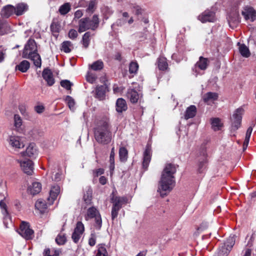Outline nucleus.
I'll return each instance as SVG.
<instances>
[{"mask_svg": "<svg viewBox=\"0 0 256 256\" xmlns=\"http://www.w3.org/2000/svg\"><path fill=\"white\" fill-rule=\"evenodd\" d=\"M90 36L91 33L90 32H86L82 36L81 42L85 48H88L90 44Z\"/></svg>", "mask_w": 256, "mask_h": 256, "instance_id": "obj_40", "label": "nucleus"}, {"mask_svg": "<svg viewBox=\"0 0 256 256\" xmlns=\"http://www.w3.org/2000/svg\"><path fill=\"white\" fill-rule=\"evenodd\" d=\"M108 90V86L106 84L97 86L95 88L94 97L100 100H102L105 99Z\"/></svg>", "mask_w": 256, "mask_h": 256, "instance_id": "obj_16", "label": "nucleus"}, {"mask_svg": "<svg viewBox=\"0 0 256 256\" xmlns=\"http://www.w3.org/2000/svg\"><path fill=\"white\" fill-rule=\"evenodd\" d=\"M114 168H115L114 162H110L109 168H110V172L111 175L113 174V172H114Z\"/></svg>", "mask_w": 256, "mask_h": 256, "instance_id": "obj_61", "label": "nucleus"}, {"mask_svg": "<svg viewBox=\"0 0 256 256\" xmlns=\"http://www.w3.org/2000/svg\"><path fill=\"white\" fill-rule=\"evenodd\" d=\"M71 10V6L70 3L66 2L62 5L59 9L58 12L61 15H66Z\"/></svg>", "mask_w": 256, "mask_h": 256, "instance_id": "obj_41", "label": "nucleus"}, {"mask_svg": "<svg viewBox=\"0 0 256 256\" xmlns=\"http://www.w3.org/2000/svg\"><path fill=\"white\" fill-rule=\"evenodd\" d=\"M138 64L136 62H132L129 64V72L133 76L136 74L138 69Z\"/></svg>", "mask_w": 256, "mask_h": 256, "instance_id": "obj_45", "label": "nucleus"}, {"mask_svg": "<svg viewBox=\"0 0 256 256\" xmlns=\"http://www.w3.org/2000/svg\"><path fill=\"white\" fill-rule=\"evenodd\" d=\"M6 200V197L4 196L2 200L0 201V208L1 209L2 213L4 216V224L6 228H8V222L12 223L11 218L8 210V207L4 200Z\"/></svg>", "mask_w": 256, "mask_h": 256, "instance_id": "obj_10", "label": "nucleus"}, {"mask_svg": "<svg viewBox=\"0 0 256 256\" xmlns=\"http://www.w3.org/2000/svg\"><path fill=\"white\" fill-rule=\"evenodd\" d=\"M22 56L24 58L30 59L33 61L34 65L37 68H40L42 60L38 53V47L34 40L30 39L24 46Z\"/></svg>", "mask_w": 256, "mask_h": 256, "instance_id": "obj_3", "label": "nucleus"}, {"mask_svg": "<svg viewBox=\"0 0 256 256\" xmlns=\"http://www.w3.org/2000/svg\"><path fill=\"white\" fill-rule=\"evenodd\" d=\"M236 241V236L230 235L226 242L222 244L218 250V256H227L232 248L234 246Z\"/></svg>", "mask_w": 256, "mask_h": 256, "instance_id": "obj_6", "label": "nucleus"}, {"mask_svg": "<svg viewBox=\"0 0 256 256\" xmlns=\"http://www.w3.org/2000/svg\"><path fill=\"white\" fill-rule=\"evenodd\" d=\"M196 114V108L194 105H191L188 107L186 110L184 114V118L186 120L193 118Z\"/></svg>", "mask_w": 256, "mask_h": 256, "instance_id": "obj_26", "label": "nucleus"}, {"mask_svg": "<svg viewBox=\"0 0 256 256\" xmlns=\"http://www.w3.org/2000/svg\"><path fill=\"white\" fill-rule=\"evenodd\" d=\"M176 172V166L172 164H167L162 172L159 182L158 192L162 197L170 193L175 186L176 180L174 176Z\"/></svg>", "mask_w": 256, "mask_h": 256, "instance_id": "obj_1", "label": "nucleus"}, {"mask_svg": "<svg viewBox=\"0 0 256 256\" xmlns=\"http://www.w3.org/2000/svg\"><path fill=\"white\" fill-rule=\"evenodd\" d=\"M198 19L202 22H214L216 20L215 13L213 11L206 10L198 16Z\"/></svg>", "mask_w": 256, "mask_h": 256, "instance_id": "obj_13", "label": "nucleus"}, {"mask_svg": "<svg viewBox=\"0 0 256 256\" xmlns=\"http://www.w3.org/2000/svg\"><path fill=\"white\" fill-rule=\"evenodd\" d=\"M128 152L124 147H121L119 150L120 160L121 162H126L128 158Z\"/></svg>", "mask_w": 256, "mask_h": 256, "instance_id": "obj_43", "label": "nucleus"}, {"mask_svg": "<svg viewBox=\"0 0 256 256\" xmlns=\"http://www.w3.org/2000/svg\"><path fill=\"white\" fill-rule=\"evenodd\" d=\"M83 15V12L82 10H77L74 14V20L78 19L80 18Z\"/></svg>", "mask_w": 256, "mask_h": 256, "instance_id": "obj_57", "label": "nucleus"}, {"mask_svg": "<svg viewBox=\"0 0 256 256\" xmlns=\"http://www.w3.org/2000/svg\"><path fill=\"white\" fill-rule=\"evenodd\" d=\"M204 156V159L202 162H200V170L202 169V168L204 164L206 162V155L205 154V152L203 153Z\"/></svg>", "mask_w": 256, "mask_h": 256, "instance_id": "obj_60", "label": "nucleus"}, {"mask_svg": "<svg viewBox=\"0 0 256 256\" xmlns=\"http://www.w3.org/2000/svg\"><path fill=\"white\" fill-rule=\"evenodd\" d=\"M42 76L48 86H52L54 84L55 80L54 78L53 74L48 68H46L43 70Z\"/></svg>", "mask_w": 256, "mask_h": 256, "instance_id": "obj_18", "label": "nucleus"}, {"mask_svg": "<svg viewBox=\"0 0 256 256\" xmlns=\"http://www.w3.org/2000/svg\"><path fill=\"white\" fill-rule=\"evenodd\" d=\"M60 192V188L58 186L56 185L53 186L50 192V198L54 200L57 198Z\"/></svg>", "mask_w": 256, "mask_h": 256, "instance_id": "obj_38", "label": "nucleus"}, {"mask_svg": "<svg viewBox=\"0 0 256 256\" xmlns=\"http://www.w3.org/2000/svg\"><path fill=\"white\" fill-rule=\"evenodd\" d=\"M244 112V109L242 108H239L234 112L231 118L230 132L232 134L236 132L240 128Z\"/></svg>", "mask_w": 256, "mask_h": 256, "instance_id": "obj_5", "label": "nucleus"}, {"mask_svg": "<svg viewBox=\"0 0 256 256\" xmlns=\"http://www.w3.org/2000/svg\"><path fill=\"white\" fill-rule=\"evenodd\" d=\"M88 66L89 68L94 71L100 70L104 68V63L102 60H98L92 64H89Z\"/></svg>", "mask_w": 256, "mask_h": 256, "instance_id": "obj_39", "label": "nucleus"}, {"mask_svg": "<svg viewBox=\"0 0 256 256\" xmlns=\"http://www.w3.org/2000/svg\"><path fill=\"white\" fill-rule=\"evenodd\" d=\"M44 106H37L34 107V110L38 114H41L44 110Z\"/></svg>", "mask_w": 256, "mask_h": 256, "instance_id": "obj_58", "label": "nucleus"}, {"mask_svg": "<svg viewBox=\"0 0 256 256\" xmlns=\"http://www.w3.org/2000/svg\"><path fill=\"white\" fill-rule=\"evenodd\" d=\"M66 241V238L64 234H58L56 238V242L58 245H62L65 244Z\"/></svg>", "mask_w": 256, "mask_h": 256, "instance_id": "obj_48", "label": "nucleus"}, {"mask_svg": "<svg viewBox=\"0 0 256 256\" xmlns=\"http://www.w3.org/2000/svg\"><path fill=\"white\" fill-rule=\"evenodd\" d=\"M96 2L95 0H91L89 2L88 8L86 9V12L88 14H92L96 8Z\"/></svg>", "mask_w": 256, "mask_h": 256, "instance_id": "obj_46", "label": "nucleus"}, {"mask_svg": "<svg viewBox=\"0 0 256 256\" xmlns=\"http://www.w3.org/2000/svg\"><path fill=\"white\" fill-rule=\"evenodd\" d=\"M99 182L102 185H104L106 184L107 179L104 176H101L99 178Z\"/></svg>", "mask_w": 256, "mask_h": 256, "instance_id": "obj_62", "label": "nucleus"}, {"mask_svg": "<svg viewBox=\"0 0 256 256\" xmlns=\"http://www.w3.org/2000/svg\"><path fill=\"white\" fill-rule=\"evenodd\" d=\"M61 253L60 249L46 248L43 252V256H58Z\"/></svg>", "mask_w": 256, "mask_h": 256, "instance_id": "obj_33", "label": "nucleus"}, {"mask_svg": "<svg viewBox=\"0 0 256 256\" xmlns=\"http://www.w3.org/2000/svg\"><path fill=\"white\" fill-rule=\"evenodd\" d=\"M50 30L52 32L58 33L60 30L59 24L55 22H52L50 25Z\"/></svg>", "mask_w": 256, "mask_h": 256, "instance_id": "obj_55", "label": "nucleus"}, {"mask_svg": "<svg viewBox=\"0 0 256 256\" xmlns=\"http://www.w3.org/2000/svg\"><path fill=\"white\" fill-rule=\"evenodd\" d=\"M35 207L36 209L40 210L41 213H42L47 208V205L44 200L40 199L36 202L35 204Z\"/></svg>", "mask_w": 256, "mask_h": 256, "instance_id": "obj_37", "label": "nucleus"}, {"mask_svg": "<svg viewBox=\"0 0 256 256\" xmlns=\"http://www.w3.org/2000/svg\"><path fill=\"white\" fill-rule=\"evenodd\" d=\"M158 66L160 70H164L167 69L168 67V64L166 62V58L164 57H160L158 59Z\"/></svg>", "mask_w": 256, "mask_h": 256, "instance_id": "obj_35", "label": "nucleus"}, {"mask_svg": "<svg viewBox=\"0 0 256 256\" xmlns=\"http://www.w3.org/2000/svg\"><path fill=\"white\" fill-rule=\"evenodd\" d=\"M8 143L12 148H20L24 146V143L21 141L20 137L16 136H10L8 139Z\"/></svg>", "mask_w": 256, "mask_h": 256, "instance_id": "obj_19", "label": "nucleus"}, {"mask_svg": "<svg viewBox=\"0 0 256 256\" xmlns=\"http://www.w3.org/2000/svg\"><path fill=\"white\" fill-rule=\"evenodd\" d=\"M14 6L12 5H7L4 6L1 10V15L2 17L8 18L13 14H15Z\"/></svg>", "mask_w": 256, "mask_h": 256, "instance_id": "obj_23", "label": "nucleus"}, {"mask_svg": "<svg viewBox=\"0 0 256 256\" xmlns=\"http://www.w3.org/2000/svg\"><path fill=\"white\" fill-rule=\"evenodd\" d=\"M94 136L98 144H107L110 142L112 132L108 120L106 117L97 119L94 128Z\"/></svg>", "mask_w": 256, "mask_h": 256, "instance_id": "obj_2", "label": "nucleus"}, {"mask_svg": "<svg viewBox=\"0 0 256 256\" xmlns=\"http://www.w3.org/2000/svg\"><path fill=\"white\" fill-rule=\"evenodd\" d=\"M18 234L26 240H30L34 237V230L30 228L28 222H22L20 226Z\"/></svg>", "mask_w": 256, "mask_h": 256, "instance_id": "obj_9", "label": "nucleus"}, {"mask_svg": "<svg viewBox=\"0 0 256 256\" xmlns=\"http://www.w3.org/2000/svg\"><path fill=\"white\" fill-rule=\"evenodd\" d=\"M104 168H99L98 169H96L92 170V174L94 178H97L99 176H101L104 174Z\"/></svg>", "mask_w": 256, "mask_h": 256, "instance_id": "obj_53", "label": "nucleus"}, {"mask_svg": "<svg viewBox=\"0 0 256 256\" xmlns=\"http://www.w3.org/2000/svg\"><path fill=\"white\" fill-rule=\"evenodd\" d=\"M151 160V149L147 146L143 155L142 168L146 170Z\"/></svg>", "mask_w": 256, "mask_h": 256, "instance_id": "obj_20", "label": "nucleus"}, {"mask_svg": "<svg viewBox=\"0 0 256 256\" xmlns=\"http://www.w3.org/2000/svg\"><path fill=\"white\" fill-rule=\"evenodd\" d=\"M6 52L4 50H0V63L2 62L4 59Z\"/></svg>", "mask_w": 256, "mask_h": 256, "instance_id": "obj_63", "label": "nucleus"}, {"mask_svg": "<svg viewBox=\"0 0 256 256\" xmlns=\"http://www.w3.org/2000/svg\"><path fill=\"white\" fill-rule=\"evenodd\" d=\"M15 8V14L16 16L22 15L25 12L28 10V5L24 3H20L14 6Z\"/></svg>", "mask_w": 256, "mask_h": 256, "instance_id": "obj_30", "label": "nucleus"}, {"mask_svg": "<svg viewBox=\"0 0 256 256\" xmlns=\"http://www.w3.org/2000/svg\"><path fill=\"white\" fill-rule=\"evenodd\" d=\"M84 218L86 221L94 219V226L96 230H100L102 226V219L101 215L98 208L92 206L86 210L84 215Z\"/></svg>", "mask_w": 256, "mask_h": 256, "instance_id": "obj_4", "label": "nucleus"}, {"mask_svg": "<svg viewBox=\"0 0 256 256\" xmlns=\"http://www.w3.org/2000/svg\"><path fill=\"white\" fill-rule=\"evenodd\" d=\"M92 190L90 186H86L84 192L82 200L86 205H90L92 203Z\"/></svg>", "mask_w": 256, "mask_h": 256, "instance_id": "obj_21", "label": "nucleus"}, {"mask_svg": "<svg viewBox=\"0 0 256 256\" xmlns=\"http://www.w3.org/2000/svg\"><path fill=\"white\" fill-rule=\"evenodd\" d=\"M114 148L113 147L110 152V162H114Z\"/></svg>", "mask_w": 256, "mask_h": 256, "instance_id": "obj_59", "label": "nucleus"}, {"mask_svg": "<svg viewBox=\"0 0 256 256\" xmlns=\"http://www.w3.org/2000/svg\"><path fill=\"white\" fill-rule=\"evenodd\" d=\"M218 94L216 92H208L203 96L204 101L208 104L217 100Z\"/></svg>", "mask_w": 256, "mask_h": 256, "instance_id": "obj_29", "label": "nucleus"}, {"mask_svg": "<svg viewBox=\"0 0 256 256\" xmlns=\"http://www.w3.org/2000/svg\"><path fill=\"white\" fill-rule=\"evenodd\" d=\"M22 125V120L18 114H14V126L16 131L20 130L21 126Z\"/></svg>", "mask_w": 256, "mask_h": 256, "instance_id": "obj_44", "label": "nucleus"}, {"mask_svg": "<svg viewBox=\"0 0 256 256\" xmlns=\"http://www.w3.org/2000/svg\"><path fill=\"white\" fill-rule=\"evenodd\" d=\"M30 66V62L26 60H24L16 66V69L22 72H26L29 69Z\"/></svg>", "mask_w": 256, "mask_h": 256, "instance_id": "obj_32", "label": "nucleus"}, {"mask_svg": "<svg viewBox=\"0 0 256 256\" xmlns=\"http://www.w3.org/2000/svg\"><path fill=\"white\" fill-rule=\"evenodd\" d=\"M210 120L212 128L214 131L219 130L222 126L220 119L218 118H212Z\"/></svg>", "mask_w": 256, "mask_h": 256, "instance_id": "obj_42", "label": "nucleus"}, {"mask_svg": "<svg viewBox=\"0 0 256 256\" xmlns=\"http://www.w3.org/2000/svg\"><path fill=\"white\" fill-rule=\"evenodd\" d=\"M22 156H28V157L34 158L38 154V150L36 145L34 143H30L26 148L25 152L20 153Z\"/></svg>", "mask_w": 256, "mask_h": 256, "instance_id": "obj_17", "label": "nucleus"}, {"mask_svg": "<svg viewBox=\"0 0 256 256\" xmlns=\"http://www.w3.org/2000/svg\"><path fill=\"white\" fill-rule=\"evenodd\" d=\"M94 254V256H108L106 245L104 244H98L96 246Z\"/></svg>", "mask_w": 256, "mask_h": 256, "instance_id": "obj_28", "label": "nucleus"}, {"mask_svg": "<svg viewBox=\"0 0 256 256\" xmlns=\"http://www.w3.org/2000/svg\"><path fill=\"white\" fill-rule=\"evenodd\" d=\"M242 14L246 20L254 22L256 19V12L252 7L245 6Z\"/></svg>", "mask_w": 256, "mask_h": 256, "instance_id": "obj_14", "label": "nucleus"}, {"mask_svg": "<svg viewBox=\"0 0 256 256\" xmlns=\"http://www.w3.org/2000/svg\"><path fill=\"white\" fill-rule=\"evenodd\" d=\"M78 36L77 31L74 29H70L68 33V36L71 40H75Z\"/></svg>", "mask_w": 256, "mask_h": 256, "instance_id": "obj_52", "label": "nucleus"}, {"mask_svg": "<svg viewBox=\"0 0 256 256\" xmlns=\"http://www.w3.org/2000/svg\"><path fill=\"white\" fill-rule=\"evenodd\" d=\"M20 164V168L22 171L28 175H31L33 173V162L30 160H17Z\"/></svg>", "mask_w": 256, "mask_h": 256, "instance_id": "obj_12", "label": "nucleus"}, {"mask_svg": "<svg viewBox=\"0 0 256 256\" xmlns=\"http://www.w3.org/2000/svg\"><path fill=\"white\" fill-rule=\"evenodd\" d=\"M42 190V185L38 182H34L32 185L28 188V191L32 194L35 195L38 194Z\"/></svg>", "mask_w": 256, "mask_h": 256, "instance_id": "obj_31", "label": "nucleus"}, {"mask_svg": "<svg viewBox=\"0 0 256 256\" xmlns=\"http://www.w3.org/2000/svg\"><path fill=\"white\" fill-rule=\"evenodd\" d=\"M131 8L133 9V12L135 14L139 15L142 14V8L136 4H132Z\"/></svg>", "mask_w": 256, "mask_h": 256, "instance_id": "obj_51", "label": "nucleus"}, {"mask_svg": "<svg viewBox=\"0 0 256 256\" xmlns=\"http://www.w3.org/2000/svg\"><path fill=\"white\" fill-rule=\"evenodd\" d=\"M127 105L126 100L122 98H119L116 102V110L118 113H122L127 110Z\"/></svg>", "mask_w": 256, "mask_h": 256, "instance_id": "obj_25", "label": "nucleus"}, {"mask_svg": "<svg viewBox=\"0 0 256 256\" xmlns=\"http://www.w3.org/2000/svg\"><path fill=\"white\" fill-rule=\"evenodd\" d=\"M112 208L111 216L112 220L117 218L118 212L122 208L124 204L126 202V198L124 197L116 196L112 198Z\"/></svg>", "mask_w": 256, "mask_h": 256, "instance_id": "obj_7", "label": "nucleus"}, {"mask_svg": "<svg viewBox=\"0 0 256 256\" xmlns=\"http://www.w3.org/2000/svg\"><path fill=\"white\" fill-rule=\"evenodd\" d=\"M252 131V128L250 126L249 127L246 131V137H245V145L248 144L250 139L251 136V134Z\"/></svg>", "mask_w": 256, "mask_h": 256, "instance_id": "obj_50", "label": "nucleus"}, {"mask_svg": "<svg viewBox=\"0 0 256 256\" xmlns=\"http://www.w3.org/2000/svg\"><path fill=\"white\" fill-rule=\"evenodd\" d=\"M238 44H239V52L240 54L244 58L249 57L250 53L248 48L244 44H240L239 42Z\"/></svg>", "mask_w": 256, "mask_h": 256, "instance_id": "obj_36", "label": "nucleus"}, {"mask_svg": "<svg viewBox=\"0 0 256 256\" xmlns=\"http://www.w3.org/2000/svg\"><path fill=\"white\" fill-rule=\"evenodd\" d=\"M127 96L132 103L135 104L138 102L140 98V95L134 89H128L127 92Z\"/></svg>", "mask_w": 256, "mask_h": 256, "instance_id": "obj_22", "label": "nucleus"}, {"mask_svg": "<svg viewBox=\"0 0 256 256\" xmlns=\"http://www.w3.org/2000/svg\"><path fill=\"white\" fill-rule=\"evenodd\" d=\"M65 100L69 108L74 110V109L75 102L74 98L69 96H67L65 98Z\"/></svg>", "mask_w": 256, "mask_h": 256, "instance_id": "obj_47", "label": "nucleus"}, {"mask_svg": "<svg viewBox=\"0 0 256 256\" xmlns=\"http://www.w3.org/2000/svg\"><path fill=\"white\" fill-rule=\"evenodd\" d=\"M96 236L95 233H92L90 234V237L88 240V244L91 246H94L96 243Z\"/></svg>", "mask_w": 256, "mask_h": 256, "instance_id": "obj_54", "label": "nucleus"}, {"mask_svg": "<svg viewBox=\"0 0 256 256\" xmlns=\"http://www.w3.org/2000/svg\"><path fill=\"white\" fill-rule=\"evenodd\" d=\"M84 231V224L81 222H78L72 236V238L74 243L76 244L79 242Z\"/></svg>", "mask_w": 256, "mask_h": 256, "instance_id": "obj_11", "label": "nucleus"}, {"mask_svg": "<svg viewBox=\"0 0 256 256\" xmlns=\"http://www.w3.org/2000/svg\"><path fill=\"white\" fill-rule=\"evenodd\" d=\"M88 24L90 30H96L98 28L100 24L98 16L97 14H94L92 19L88 18Z\"/></svg>", "mask_w": 256, "mask_h": 256, "instance_id": "obj_27", "label": "nucleus"}, {"mask_svg": "<svg viewBox=\"0 0 256 256\" xmlns=\"http://www.w3.org/2000/svg\"><path fill=\"white\" fill-rule=\"evenodd\" d=\"M124 24V22L122 21V20H118L116 22V24L117 26H122L123 24Z\"/></svg>", "mask_w": 256, "mask_h": 256, "instance_id": "obj_64", "label": "nucleus"}, {"mask_svg": "<svg viewBox=\"0 0 256 256\" xmlns=\"http://www.w3.org/2000/svg\"><path fill=\"white\" fill-rule=\"evenodd\" d=\"M73 48L74 46L72 42L68 40H66L62 44L60 50L62 51H63L66 53H69L72 51Z\"/></svg>", "mask_w": 256, "mask_h": 256, "instance_id": "obj_34", "label": "nucleus"}, {"mask_svg": "<svg viewBox=\"0 0 256 256\" xmlns=\"http://www.w3.org/2000/svg\"><path fill=\"white\" fill-rule=\"evenodd\" d=\"M96 79V78L95 76L88 72L86 75V80L88 82L92 84L94 83Z\"/></svg>", "mask_w": 256, "mask_h": 256, "instance_id": "obj_56", "label": "nucleus"}, {"mask_svg": "<svg viewBox=\"0 0 256 256\" xmlns=\"http://www.w3.org/2000/svg\"><path fill=\"white\" fill-rule=\"evenodd\" d=\"M227 19L229 26L232 28H236L240 22V15L238 12L236 11L230 13Z\"/></svg>", "mask_w": 256, "mask_h": 256, "instance_id": "obj_15", "label": "nucleus"}, {"mask_svg": "<svg viewBox=\"0 0 256 256\" xmlns=\"http://www.w3.org/2000/svg\"><path fill=\"white\" fill-rule=\"evenodd\" d=\"M60 86L67 90L71 89L72 84L68 80H64L60 82Z\"/></svg>", "mask_w": 256, "mask_h": 256, "instance_id": "obj_49", "label": "nucleus"}, {"mask_svg": "<svg viewBox=\"0 0 256 256\" xmlns=\"http://www.w3.org/2000/svg\"><path fill=\"white\" fill-rule=\"evenodd\" d=\"M208 62V58L200 56L199 60L192 68L193 74L196 76L202 74L203 73L201 71H204L207 68Z\"/></svg>", "mask_w": 256, "mask_h": 256, "instance_id": "obj_8", "label": "nucleus"}, {"mask_svg": "<svg viewBox=\"0 0 256 256\" xmlns=\"http://www.w3.org/2000/svg\"><path fill=\"white\" fill-rule=\"evenodd\" d=\"M78 32L80 33L84 32L90 29L89 28V24H88V18H82L78 21Z\"/></svg>", "mask_w": 256, "mask_h": 256, "instance_id": "obj_24", "label": "nucleus"}]
</instances>
